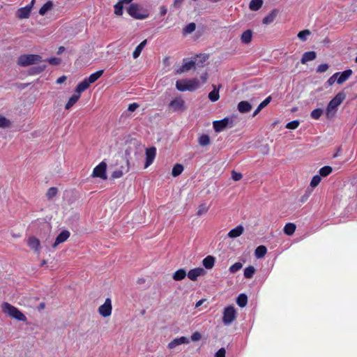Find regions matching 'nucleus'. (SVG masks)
<instances>
[{
  "label": "nucleus",
  "mask_w": 357,
  "mask_h": 357,
  "mask_svg": "<svg viewBox=\"0 0 357 357\" xmlns=\"http://www.w3.org/2000/svg\"><path fill=\"white\" fill-rule=\"evenodd\" d=\"M2 312L7 316L20 321H26V317L17 307L11 304L4 302L1 305Z\"/></svg>",
  "instance_id": "obj_1"
},
{
  "label": "nucleus",
  "mask_w": 357,
  "mask_h": 357,
  "mask_svg": "<svg viewBox=\"0 0 357 357\" xmlns=\"http://www.w3.org/2000/svg\"><path fill=\"white\" fill-rule=\"evenodd\" d=\"M345 98L346 94L344 92H339L329 102L326 109V116L328 119H331L334 116L338 106L341 105Z\"/></svg>",
  "instance_id": "obj_2"
},
{
  "label": "nucleus",
  "mask_w": 357,
  "mask_h": 357,
  "mask_svg": "<svg viewBox=\"0 0 357 357\" xmlns=\"http://www.w3.org/2000/svg\"><path fill=\"white\" fill-rule=\"evenodd\" d=\"M199 86V80L197 78L181 79L176 82V88L179 91H194L198 89Z\"/></svg>",
  "instance_id": "obj_3"
},
{
  "label": "nucleus",
  "mask_w": 357,
  "mask_h": 357,
  "mask_svg": "<svg viewBox=\"0 0 357 357\" xmlns=\"http://www.w3.org/2000/svg\"><path fill=\"white\" fill-rule=\"evenodd\" d=\"M43 61L42 56L38 54H22L18 57L17 64L20 66H28Z\"/></svg>",
  "instance_id": "obj_4"
},
{
  "label": "nucleus",
  "mask_w": 357,
  "mask_h": 357,
  "mask_svg": "<svg viewBox=\"0 0 357 357\" xmlns=\"http://www.w3.org/2000/svg\"><path fill=\"white\" fill-rule=\"evenodd\" d=\"M128 13L133 18L137 20H144L148 17L149 14L141 13V8L137 3H131L128 7Z\"/></svg>",
  "instance_id": "obj_5"
},
{
  "label": "nucleus",
  "mask_w": 357,
  "mask_h": 357,
  "mask_svg": "<svg viewBox=\"0 0 357 357\" xmlns=\"http://www.w3.org/2000/svg\"><path fill=\"white\" fill-rule=\"evenodd\" d=\"M236 318V311L234 306H228L224 309L222 322L225 325L231 324Z\"/></svg>",
  "instance_id": "obj_6"
},
{
  "label": "nucleus",
  "mask_w": 357,
  "mask_h": 357,
  "mask_svg": "<svg viewBox=\"0 0 357 357\" xmlns=\"http://www.w3.org/2000/svg\"><path fill=\"white\" fill-rule=\"evenodd\" d=\"M106 170L107 164L105 162L102 161L93 169L92 176L95 178H100L105 180L107 178Z\"/></svg>",
  "instance_id": "obj_7"
},
{
  "label": "nucleus",
  "mask_w": 357,
  "mask_h": 357,
  "mask_svg": "<svg viewBox=\"0 0 357 357\" xmlns=\"http://www.w3.org/2000/svg\"><path fill=\"white\" fill-rule=\"evenodd\" d=\"M112 310V301L107 298L105 303L98 307V312L102 317H107L111 315Z\"/></svg>",
  "instance_id": "obj_8"
},
{
  "label": "nucleus",
  "mask_w": 357,
  "mask_h": 357,
  "mask_svg": "<svg viewBox=\"0 0 357 357\" xmlns=\"http://www.w3.org/2000/svg\"><path fill=\"white\" fill-rule=\"evenodd\" d=\"M168 107L173 112L183 111L185 109V101L180 97H176L168 105Z\"/></svg>",
  "instance_id": "obj_9"
},
{
  "label": "nucleus",
  "mask_w": 357,
  "mask_h": 357,
  "mask_svg": "<svg viewBox=\"0 0 357 357\" xmlns=\"http://www.w3.org/2000/svg\"><path fill=\"white\" fill-rule=\"evenodd\" d=\"M27 245L36 254L40 255L41 251V245L40 240L35 236H30L27 239Z\"/></svg>",
  "instance_id": "obj_10"
},
{
  "label": "nucleus",
  "mask_w": 357,
  "mask_h": 357,
  "mask_svg": "<svg viewBox=\"0 0 357 357\" xmlns=\"http://www.w3.org/2000/svg\"><path fill=\"white\" fill-rule=\"evenodd\" d=\"M156 155V149L154 146L146 149V162L144 165V168H147L150 166L155 157Z\"/></svg>",
  "instance_id": "obj_11"
},
{
  "label": "nucleus",
  "mask_w": 357,
  "mask_h": 357,
  "mask_svg": "<svg viewBox=\"0 0 357 357\" xmlns=\"http://www.w3.org/2000/svg\"><path fill=\"white\" fill-rule=\"evenodd\" d=\"M213 124L215 131L220 132L227 127L229 124V119L226 117L219 121H215Z\"/></svg>",
  "instance_id": "obj_12"
},
{
  "label": "nucleus",
  "mask_w": 357,
  "mask_h": 357,
  "mask_svg": "<svg viewBox=\"0 0 357 357\" xmlns=\"http://www.w3.org/2000/svg\"><path fill=\"white\" fill-rule=\"evenodd\" d=\"M205 273V271L203 268H195L188 271L187 275L188 278L192 281L197 280V278Z\"/></svg>",
  "instance_id": "obj_13"
},
{
  "label": "nucleus",
  "mask_w": 357,
  "mask_h": 357,
  "mask_svg": "<svg viewBox=\"0 0 357 357\" xmlns=\"http://www.w3.org/2000/svg\"><path fill=\"white\" fill-rule=\"evenodd\" d=\"M70 233L68 230L62 231L56 238L55 242L52 245V247L55 248L58 245L67 241L70 237Z\"/></svg>",
  "instance_id": "obj_14"
},
{
  "label": "nucleus",
  "mask_w": 357,
  "mask_h": 357,
  "mask_svg": "<svg viewBox=\"0 0 357 357\" xmlns=\"http://www.w3.org/2000/svg\"><path fill=\"white\" fill-rule=\"evenodd\" d=\"M31 6L20 8L17 10L16 15L20 20L29 18L31 13Z\"/></svg>",
  "instance_id": "obj_15"
},
{
  "label": "nucleus",
  "mask_w": 357,
  "mask_h": 357,
  "mask_svg": "<svg viewBox=\"0 0 357 357\" xmlns=\"http://www.w3.org/2000/svg\"><path fill=\"white\" fill-rule=\"evenodd\" d=\"M237 108L239 112L244 114L251 110L252 105L249 102L243 100L238 102Z\"/></svg>",
  "instance_id": "obj_16"
},
{
  "label": "nucleus",
  "mask_w": 357,
  "mask_h": 357,
  "mask_svg": "<svg viewBox=\"0 0 357 357\" xmlns=\"http://www.w3.org/2000/svg\"><path fill=\"white\" fill-rule=\"evenodd\" d=\"M244 231V228L242 225H238L235 228L231 229L228 233V236L231 238L240 236Z\"/></svg>",
  "instance_id": "obj_17"
},
{
  "label": "nucleus",
  "mask_w": 357,
  "mask_h": 357,
  "mask_svg": "<svg viewBox=\"0 0 357 357\" xmlns=\"http://www.w3.org/2000/svg\"><path fill=\"white\" fill-rule=\"evenodd\" d=\"M352 73L353 72L351 69L346 70L341 73H340V75L337 77V83L338 84H341L345 81H347L349 79V77L351 75Z\"/></svg>",
  "instance_id": "obj_18"
},
{
  "label": "nucleus",
  "mask_w": 357,
  "mask_h": 357,
  "mask_svg": "<svg viewBox=\"0 0 357 357\" xmlns=\"http://www.w3.org/2000/svg\"><path fill=\"white\" fill-rule=\"evenodd\" d=\"M188 340H187V338L185 337L176 338L168 344V348L170 349H172L180 344L188 343Z\"/></svg>",
  "instance_id": "obj_19"
},
{
  "label": "nucleus",
  "mask_w": 357,
  "mask_h": 357,
  "mask_svg": "<svg viewBox=\"0 0 357 357\" xmlns=\"http://www.w3.org/2000/svg\"><path fill=\"white\" fill-rule=\"evenodd\" d=\"M317 54L314 51L306 52L303 54L301 58V63L305 64L307 61H312L316 59Z\"/></svg>",
  "instance_id": "obj_20"
},
{
  "label": "nucleus",
  "mask_w": 357,
  "mask_h": 357,
  "mask_svg": "<svg viewBox=\"0 0 357 357\" xmlns=\"http://www.w3.org/2000/svg\"><path fill=\"white\" fill-rule=\"evenodd\" d=\"M272 97L271 96L266 98L265 100H264L257 107V108L255 110V112L252 114V116H257L260 111L264 109L265 107H266L271 101Z\"/></svg>",
  "instance_id": "obj_21"
},
{
  "label": "nucleus",
  "mask_w": 357,
  "mask_h": 357,
  "mask_svg": "<svg viewBox=\"0 0 357 357\" xmlns=\"http://www.w3.org/2000/svg\"><path fill=\"white\" fill-rule=\"evenodd\" d=\"M90 86V83L87 81V79L85 78L81 82H79L75 89V92L77 93L80 94L82 92L86 91Z\"/></svg>",
  "instance_id": "obj_22"
},
{
  "label": "nucleus",
  "mask_w": 357,
  "mask_h": 357,
  "mask_svg": "<svg viewBox=\"0 0 357 357\" xmlns=\"http://www.w3.org/2000/svg\"><path fill=\"white\" fill-rule=\"evenodd\" d=\"M202 264H203V266L206 269H211L214 266L215 257L211 255H208L203 259Z\"/></svg>",
  "instance_id": "obj_23"
},
{
  "label": "nucleus",
  "mask_w": 357,
  "mask_h": 357,
  "mask_svg": "<svg viewBox=\"0 0 357 357\" xmlns=\"http://www.w3.org/2000/svg\"><path fill=\"white\" fill-rule=\"evenodd\" d=\"M252 38V31L250 29H248L245 31L241 36V40L243 43L244 44H248L251 42Z\"/></svg>",
  "instance_id": "obj_24"
},
{
  "label": "nucleus",
  "mask_w": 357,
  "mask_h": 357,
  "mask_svg": "<svg viewBox=\"0 0 357 357\" xmlns=\"http://www.w3.org/2000/svg\"><path fill=\"white\" fill-rule=\"evenodd\" d=\"M80 94L77 93L76 92L69 98L68 102L66 103L65 108L66 109H70L79 99Z\"/></svg>",
  "instance_id": "obj_25"
},
{
  "label": "nucleus",
  "mask_w": 357,
  "mask_h": 357,
  "mask_svg": "<svg viewBox=\"0 0 357 357\" xmlns=\"http://www.w3.org/2000/svg\"><path fill=\"white\" fill-rule=\"evenodd\" d=\"M146 43H147V40H144L142 42H141L137 47L135 49L133 53H132V56L134 59H137L139 56V55L141 54V52L143 50V49L144 48V47L146 46Z\"/></svg>",
  "instance_id": "obj_26"
},
{
  "label": "nucleus",
  "mask_w": 357,
  "mask_h": 357,
  "mask_svg": "<svg viewBox=\"0 0 357 357\" xmlns=\"http://www.w3.org/2000/svg\"><path fill=\"white\" fill-rule=\"evenodd\" d=\"M104 73V70H99L91 75L89 77H87V81L91 84L94 83L97 81Z\"/></svg>",
  "instance_id": "obj_27"
},
{
  "label": "nucleus",
  "mask_w": 357,
  "mask_h": 357,
  "mask_svg": "<svg viewBox=\"0 0 357 357\" xmlns=\"http://www.w3.org/2000/svg\"><path fill=\"white\" fill-rule=\"evenodd\" d=\"M267 252V248L264 245L258 246L255 251V255L257 259L264 257Z\"/></svg>",
  "instance_id": "obj_28"
},
{
  "label": "nucleus",
  "mask_w": 357,
  "mask_h": 357,
  "mask_svg": "<svg viewBox=\"0 0 357 357\" xmlns=\"http://www.w3.org/2000/svg\"><path fill=\"white\" fill-rule=\"evenodd\" d=\"M263 5V0H251L249 4V8L251 10L257 11L259 10Z\"/></svg>",
  "instance_id": "obj_29"
},
{
  "label": "nucleus",
  "mask_w": 357,
  "mask_h": 357,
  "mask_svg": "<svg viewBox=\"0 0 357 357\" xmlns=\"http://www.w3.org/2000/svg\"><path fill=\"white\" fill-rule=\"evenodd\" d=\"M277 13L278 12L276 10H273L268 15L264 17L263 24H269L272 23L276 17Z\"/></svg>",
  "instance_id": "obj_30"
},
{
  "label": "nucleus",
  "mask_w": 357,
  "mask_h": 357,
  "mask_svg": "<svg viewBox=\"0 0 357 357\" xmlns=\"http://www.w3.org/2000/svg\"><path fill=\"white\" fill-rule=\"evenodd\" d=\"M187 275L185 270L183 268H180L177 270L173 275L172 278L176 281H179L185 278Z\"/></svg>",
  "instance_id": "obj_31"
},
{
  "label": "nucleus",
  "mask_w": 357,
  "mask_h": 357,
  "mask_svg": "<svg viewBox=\"0 0 357 357\" xmlns=\"http://www.w3.org/2000/svg\"><path fill=\"white\" fill-rule=\"evenodd\" d=\"M296 227L294 223H287L284 227V232L288 236H291L296 231Z\"/></svg>",
  "instance_id": "obj_32"
},
{
  "label": "nucleus",
  "mask_w": 357,
  "mask_h": 357,
  "mask_svg": "<svg viewBox=\"0 0 357 357\" xmlns=\"http://www.w3.org/2000/svg\"><path fill=\"white\" fill-rule=\"evenodd\" d=\"M195 65V62L193 61H189L184 63L180 69L178 70V73H182L186 71L190 70L192 68H193Z\"/></svg>",
  "instance_id": "obj_33"
},
{
  "label": "nucleus",
  "mask_w": 357,
  "mask_h": 357,
  "mask_svg": "<svg viewBox=\"0 0 357 357\" xmlns=\"http://www.w3.org/2000/svg\"><path fill=\"white\" fill-rule=\"evenodd\" d=\"M198 143L202 146H206L211 144V139L208 135L203 134L198 138Z\"/></svg>",
  "instance_id": "obj_34"
},
{
  "label": "nucleus",
  "mask_w": 357,
  "mask_h": 357,
  "mask_svg": "<svg viewBox=\"0 0 357 357\" xmlns=\"http://www.w3.org/2000/svg\"><path fill=\"white\" fill-rule=\"evenodd\" d=\"M220 98L219 88H216V86H213V90L211 91L208 94V98L212 102L218 100Z\"/></svg>",
  "instance_id": "obj_35"
},
{
  "label": "nucleus",
  "mask_w": 357,
  "mask_h": 357,
  "mask_svg": "<svg viewBox=\"0 0 357 357\" xmlns=\"http://www.w3.org/2000/svg\"><path fill=\"white\" fill-rule=\"evenodd\" d=\"M236 303L241 307H245L248 303V296L245 294H241L236 298Z\"/></svg>",
  "instance_id": "obj_36"
},
{
  "label": "nucleus",
  "mask_w": 357,
  "mask_h": 357,
  "mask_svg": "<svg viewBox=\"0 0 357 357\" xmlns=\"http://www.w3.org/2000/svg\"><path fill=\"white\" fill-rule=\"evenodd\" d=\"M183 166L181 164H176L174 165L172 171V175L174 177L179 176L183 171Z\"/></svg>",
  "instance_id": "obj_37"
},
{
  "label": "nucleus",
  "mask_w": 357,
  "mask_h": 357,
  "mask_svg": "<svg viewBox=\"0 0 357 357\" xmlns=\"http://www.w3.org/2000/svg\"><path fill=\"white\" fill-rule=\"evenodd\" d=\"M196 29L195 22H190L183 29V34L184 36L192 33Z\"/></svg>",
  "instance_id": "obj_38"
},
{
  "label": "nucleus",
  "mask_w": 357,
  "mask_h": 357,
  "mask_svg": "<svg viewBox=\"0 0 357 357\" xmlns=\"http://www.w3.org/2000/svg\"><path fill=\"white\" fill-rule=\"evenodd\" d=\"M53 7V3L52 1H49L46 2L39 10V14L41 15H44L46 13L51 10Z\"/></svg>",
  "instance_id": "obj_39"
},
{
  "label": "nucleus",
  "mask_w": 357,
  "mask_h": 357,
  "mask_svg": "<svg viewBox=\"0 0 357 357\" xmlns=\"http://www.w3.org/2000/svg\"><path fill=\"white\" fill-rule=\"evenodd\" d=\"M255 268L253 266H249L244 269V277L245 278H252L255 273Z\"/></svg>",
  "instance_id": "obj_40"
},
{
  "label": "nucleus",
  "mask_w": 357,
  "mask_h": 357,
  "mask_svg": "<svg viewBox=\"0 0 357 357\" xmlns=\"http://www.w3.org/2000/svg\"><path fill=\"white\" fill-rule=\"evenodd\" d=\"M58 193V188L56 187L50 188L46 192V197L47 199H52Z\"/></svg>",
  "instance_id": "obj_41"
},
{
  "label": "nucleus",
  "mask_w": 357,
  "mask_h": 357,
  "mask_svg": "<svg viewBox=\"0 0 357 357\" xmlns=\"http://www.w3.org/2000/svg\"><path fill=\"white\" fill-rule=\"evenodd\" d=\"M332 171H333V169L331 166H328V165L324 166L319 169V176L326 177V176H328L332 172Z\"/></svg>",
  "instance_id": "obj_42"
},
{
  "label": "nucleus",
  "mask_w": 357,
  "mask_h": 357,
  "mask_svg": "<svg viewBox=\"0 0 357 357\" xmlns=\"http://www.w3.org/2000/svg\"><path fill=\"white\" fill-rule=\"evenodd\" d=\"M323 112L324 110L322 109L317 108L311 112L310 116L313 119L318 120L323 114Z\"/></svg>",
  "instance_id": "obj_43"
},
{
  "label": "nucleus",
  "mask_w": 357,
  "mask_h": 357,
  "mask_svg": "<svg viewBox=\"0 0 357 357\" xmlns=\"http://www.w3.org/2000/svg\"><path fill=\"white\" fill-rule=\"evenodd\" d=\"M47 66L45 64L40 65L36 67H33L30 70V74L31 75H36L39 74L45 70Z\"/></svg>",
  "instance_id": "obj_44"
},
{
  "label": "nucleus",
  "mask_w": 357,
  "mask_h": 357,
  "mask_svg": "<svg viewBox=\"0 0 357 357\" xmlns=\"http://www.w3.org/2000/svg\"><path fill=\"white\" fill-rule=\"evenodd\" d=\"M208 211V207L206 206V204H202L199 205V206H198L197 215L198 216H201V215L206 213Z\"/></svg>",
  "instance_id": "obj_45"
},
{
  "label": "nucleus",
  "mask_w": 357,
  "mask_h": 357,
  "mask_svg": "<svg viewBox=\"0 0 357 357\" xmlns=\"http://www.w3.org/2000/svg\"><path fill=\"white\" fill-rule=\"evenodd\" d=\"M311 34V32L310 30L308 29H305V30H303V31H301L298 33V38L303 40V41H305L307 40V36H310Z\"/></svg>",
  "instance_id": "obj_46"
},
{
  "label": "nucleus",
  "mask_w": 357,
  "mask_h": 357,
  "mask_svg": "<svg viewBox=\"0 0 357 357\" xmlns=\"http://www.w3.org/2000/svg\"><path fill=\"white\" fill-rule=\"evenodd\" d=\"M114 13L116 15L121 16L123 15V4L118 1L114 6Z\"/></svg>",
  "instance_id": "obj_47"
},
{
  "label": "nucleus",
  "mask_w": 357,
  "mask_h": 357,
  "mask_svg": "<svg viewBox=\"0 0 357 357\" xmlns=\"http://www.w3.org/2000/svg\"><path fill=\"white\" fill-rule=\"evenodd\" d=\"M10 126V121L6 117L0 116V128H8Z\"/></svg>",
  "instance_id": "obj_48"
},
{
  "label": "nucleus",
  "mask_w": 357,
  "mask_h": 357,
  "mask_svg": "<svg viewBox=\"0 0 357 357\" xmlns=\"http://www.w3.org/2000/svg\"><path fill=\"white\" fill-rule=\"evenodd\" d=\"M321 178L319 175H315L312 177L311 181H310V186L312 188L317 187L319 183L321 182Z\"/></svg>",
  "instance_id": "obj_49"
},
{
  "label": "nucleus",
  "mask_w": 357,
  "mask_h": 357,
  "mask_svg": "<svg viewBox=\"0 0 357 357\" xmlns=\"http://www.w3.org/2000/svg\"><path fill=\"white\" fill-rule=\"evenodd\" d=\"M300 125V122L298 120H294L290 122H289L286 125V128L289 130H294L296 129Z\"/></svg>",
  "instance_id": "obj_50"
},
{
  "label": "nucleus",
  "mask_w": 357,
  "mask_h": 357,
  "mask_svg": "<svg viewBox=\"0 0 357 357\" xmlns=\"http://www.w3.org/2000/svg\"><path fill=\"white\" fill-rule=\"evenodd\" d=\"M242 266L243 265L241 262H236L230 266L229 271L231 273H234L241 269Z\"/></svg>",
  "instance_id": "obj_51"
},
{
  "label": "nucleus",
  "mask_w": 357,
  "mask_h": 357,
  "mask_svg": "<svg viewBox=\"0 0 357 357\" xmlns=\"http://www.w3.org/2000/svg\"><path fill=\"white\" fill-rule=\"evenodd\" d=\"M328 68L329 66L327 63H321L318 66L316 71L318 73H325L328 69Z\"/></svg>",
  "instance_id": "obj_52"
},
{
  "label": "nucleus",
  "mask_w": 357,
  "mask_h": 357,
  "mask_svg": "<svg viewBox=\"0 0 357 357\" xmlns=\"http://www.w3.org/2000/svg\"><path fill=\"white\" fill-rule=\"evenodd\" d=\"M243 177V175L240 172H236L234 170L231 172V178L234 181H240Z\"/></svg>",
  "instance_id": "obj_53"
},
{
  "label": "nucleus",
  "mask_w": 357,
  "mask_h": 357,
  "mask_svg": "<svg viewBox=\"0 0 357 357\" xmlns=\"http://www.w3.org/2000/svg\"><path fill=\"white\" fill-rule=\"evenodd\" d=\"M50 65L56 66L61 62V59L56 57H52L46 60Z\"/></svg>",
  "instance_id": "obj_54"
},
{
  "label": "nucleus",
  "mask_w": 357,
  "mask_h": 357,
  "mask_svg": "<svg viewBox=\"0 0 357 357\" xmlns=\"http://www.w3.org/2000/svg\"><path fill=\"white\" fill-rule=\"evenodd\" d=\"M123 175V172L120 169H117V170H115L114 172H113V173L112 174V177L113 178H119L122 177Z\"/></svg>",
  "instance_id": "obj_55"
},
{
  "label": "nucleus",
  "mask_w": 357,
  "mask_h": 357,
  "mask_svg": "<svg viewBox=\"0 0 357 357\" xmlns=\"http://www.w3.org/2000/svg\"><path fill=\"white\" fill-rule=\"evenodd\" d=\"M139 107V104L137 102L131 103L128 105V110L129 112H134Z\"/></svg>",
  "instance_id": "obj_56"
},
{
  "label": "nucleus",
  "mask_w": 357,
  "mask_h": 357,
  "mask_svg": "<svg viewBox=\"0 0 357 357\" xmlns=\"http://www.w3.org/2000/svg\"><path fill=\"white\" fill-rule=\"evenodd\" d=\"M202 338V335L199 332H195L191 335V340L194 342L198 341Z\"/></svg>",
  "instance_id": "obj_57"
},
{
  "label": "nucleus",
  "mask_w": 357,
  "mask_h": 357,
  "mask_svg": "<svg viewBox=\"0 0 357 357\" xmlns=\"http://www.w3.org/2000/svg\"><path fill=\"white\" fill-rule=\"evenodd\" d=\"M225 348H221L215 353V357H225Z\"/></svg>",
  "instance_id": "obj_58"
},
{
  "label": "nucleus",
  "mask_w": 357,
  "mask_h": 357,
  "mask_svg": "<svg viewBox=\"0 0 357 357\" xmlns=\"http://www.w3.org/2000/svg\"><path fill=\"white\" fill-rule=\"evenodd\" d=\"M310 195V192H305V194H304V195L301 197V199H300V202H301V203H304V202H305L308 199V198H309Z\"/></svg>",
  "instance_id": "obj_59"
},
{
  "label": "nucleus",
  "mask_w": 357,
  "mask_h": 357,
  "mask_svg": "<svg viewBox=\"0 0 357 357\" xmlns=\"http://www.w3.org/2000/svg\"><path fill=\"white\" fill-rule=\"evenodd\" d=\"M339 75L340 73H335L333 76H331L328 80V84L330 85L333 84L335 82V79H336Z\"/></svg>",
  "instance_id": "obj_60"
},
{
  "label": "nucleus",
  "mask_w": 357,
  "mask_h": 357,
  "mask_svg": "<svg viewBox=\"0 0 357 357\" xmlns=\"http://www.w3.org/2000/svg\"><path fill=\"white\" fill-rule=\"evenodd\" d=\"M183 0H174L172 6L174 8H180L182 5Z\"/></svg>",
  "instance_id": "obj_61"
},
{
  "label": "nucleus",
  "mask_w": 357,
  "mask_h": 357,
  "mask_svg": "<svg viewBox=\"0 0 357 357\" xmlns=\"http://www.w3.org/2000/svg\"><path fill=\"white\" fill-rule=\"evenodd\" d=\"M167 8L165 7V6H160V15L161 16H164L167 14Z\"/></svg>",
  "instance_id": "obj_62"
},
{
  "label": "nucleus",
  "mask_w": 357,
  "mask_h": 357,
  "mask_svg": "<svg viewBox=\"0 0 357 357\" xmlns=\"http://www.w3.org/2000/svg\"><path fill=\"white\" fill-rule=\"evenodd\" d=\"M207 79H208V73L206 72L201 76V79H202V84L206 83L207 81Z\"/></svg>",
  "instance_id": "obj_63"
},
{
  "label": "nucleus",
  "mask_w": 357,
  "mask_h": 357,
  "mask_svg": "<svg viewBox=\"0 0 357 357\" xmlns=\"http://www.w3.org/2000/svg\"><path fill=\"white\" fill-rule=\"evenodd\" d=\"M66 76L60 77L57 79L56 82L58 84H61L66 80Z\"/></svg>",
  "instance_id": "obj_64"
}]
</instances>
